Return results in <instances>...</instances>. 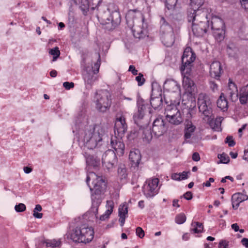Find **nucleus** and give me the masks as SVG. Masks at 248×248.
<instances>
[{
    "instance_id": "nucleus-16",
    "label": "nucleus",
    "mask_w": 248,
    "mask_h": 248,
    "mask_svg": "<svg viewBox=\"0 0 248 248\" xmlns=\"http://www.w3.org/2000/svg\"><path fill=\"white\" fill-rule=\"evenodd\" d=\"M167 130L166 123L164 119L158 117L153 122L152 131L155 138H158L163 135Z\"/></svg>"
},
{
    "instance_id": "nucleus-54",
    "label": "nucleus",
    "mask_w": 248,
    "mask_h": 248,
    "mask_svg": "<svg viewBox=\"0 0 248 248\" xmlns=\"http://www.w3.org/2000/svg\"><path fill=\"white\" fill-rule=\"evenodd\" d=\"M229 241L225 240H221L218 244V248H228Z\"/></svg>"
},
{
    "instance_id": "nucleus-37",
    "label": "nucleus",
    "mask_w": 248,
    "mask_h": 248,
    "mask_svg": "<svg viewBox=\"0 0 248 248\" xmlns=\"http://www.w3.org/2000/svg\"><path fill=\"white\" fill-rule=\"evenodd\" d=\"M232 199L236 200L237 202L241 203L242 202L247 200L248 199V196L245 194L238 193L233 194Z\"/></svg>"
},
{
    "instance_id": "nucleus-57",
    "label": "nucleus",
    "mask_w": 248,
    "mask_h": 248,
    "mask_svg": "<svg viewBox=\"0 0 248 248\" xmlns=\"http://www.w3.org/2000/svg\"><path fill=\"white\" fill-rule=\"evenodd\" d=\"M240 93L248 96V84L240 89Z\"/></svg>"
},
{
    "instance_id": "nucleus-10",
    "label": "nucleus",
    "mask_w": 248,
    "mask_h": 248,
    "mask_svg": "<svg viewBox=\"0 0 248 248\" xmlns=\"http://www.w3.org/2000/svg\"><path fill=\"white\" fill-rule=\"evenodd\" d=\"M191 104L192 103L191 102ZM193 105H191L187 109L186 114V120L185 122L184 137L186 139H189L195 130L196 127L194 125L191 121L188 119L192 118V115L195 113L196 105L195 102L193 103Z\"/></svg>"
},
{
    "instance_id": "nucleus-19",
    "label": "nucleus",
    "mask_w": 248,
    "mask_h": 248,
    "mask_svg": "<svg viewBox=\"0 0 248 248\" xmlns=\"http://www.w3.org/2000/svg\"><path fill=\"white\" fill-rule=\"evenodd\" d=\"M210 28L209 23H192V31L193 35L197 37H201L207 32Z\"/></svg>"
},
{
    "instance_id": "nucleus-48",
    "label": "nucleus",
    "mask_w": 248,
    "mask_h": 248,
    "mask_svg": "<svg viewBox=\"0 0 248 248\" xmlns=\"http://www.w3.org/2000/svg\"><path fill=\"white\" fill-rule=\"evenodd\" d=\"M225 142L226 143H228L230 147H233L235 144V142L233 140V137L231 136H228L226 137Z\"/></svg>"
},
{
    "instance_id": "nucleus-13",
    "label": "nucleus",
    "mask_w": 248,
    "mask_h": 248,
    "mask_svg": "<svg viewBox=\"0 0 248 248\" xmlns=\"http://www.w3.org/2000/svg\"><path fill=\"white\" fill-rule=\"evenodd\" d=\"M121 17L120 12L117 10L112 11L109 16L104 19V22L102 24L105 26V28L108 31L114 29L121 23Z\"/></svg>"
},
{
    "instance_id": "nucleus-31",
    "label": "nucleus",
    "mask_w": 248,
    "mask_h": 248,
    "mask_svg": "<svg viewBox=\"0 0 248 248\" xmlns=\"http://www.w3.org/2000/svg\"><path fill=\"white\" fill-rule=\"evenodd\" d=\"M140 127V130L142 131V139L143 140L149 143L153 138V135L151 131V129H148V128L141 129L142 126L141 127L139 126Z\"/></svg>"
},
{
    "instance_id": "nucleus-2",
    "label": "nucleus",
    "mask_w": 248,
    "mask_h": 248,
    "mask_svg": "<svg viewBox=\"0 0 248 248\" xmlns=\"http://www.w3.org/2000/svg\"><path fill=\"white\" fill-rule=\"evenodd\" d=\"M104 135V130L101 126H87L83 139L84 142L83 151L93 150L98 146H100L102 144Z\"/></svg>"
},
{
    "instance_id": "nucleus-23",
    "label": "nucleus",
    "mask_w": 248,
    "mask_h": 248,
    "mask_svg": "<svg viewBox=\"0 0 248 248\" xmlns=\"http://www.w3.org/2000/svg\"><path fill=\"white\" fill-rule=\"evenodd\" d=\"M141 154L140 150L134 149L130 151L129 155V159L131 166L133 167H138L141 160Z\"/></svg>"
},
{
    "instance_id": "nucleus-62",
    "label": "nucleus",
    "mask_w": 248,
    "mask_h": 248,
    "mask_svg": "<svg viewBox=\"0 0 248 248\" xmlns=\"http://www.w3.org/2000/svg\"><path fill=\"white\" fill-rule=\"evenodd\" d=\"M189 173H190L189 171H184L182 173H179L180 175L181 180L186 179L188 178L187 174Z\"/></svg>"
},
{
    "instance_id": "nucleus-56",
    "label": "nucleus",
    "mask_w": 248,
    "mask_h": 248,
    "mask_svg": "<svg viewBox=\"0 0 248 248\" xmlns=\"http://www.w3.org/2000/svg\"><path fill=\"white\" fill-rule=\"evenodd\" d=\"M63 86L65 88V89L70 90V89L74 88V83L72 82H64L63 83Z\"/></svg>"
},
{
    "instance_id": "nucleus-30",
    "label": "nucleus",
    "mask_w": 248,
    "mask_h": 248,
    "mask_svg": "<svg viewBox=\"0 0 248 248\" xmlns=\"http://www.w3.org/2000/svg\"><path fill=\"white\" fill-rule=\"evenodd\" d=\"M118 210L120 225L123 227L125 222V215L128 213V207L125 204H124L123 205L120 206Z\"/></svg>"
},
{
    "instance_id": "nucleus-22",
    "label": "nucleus",
    "mask_w": 248,
    "mask_h": 248,
    "mask_svg": "<svg viewBox=\"0 0 248 248\" xmlns=\"http://www.w3.org/2000/svg\"><path fill=\"white\" fill-rule=\"evenodd\" d=\"M163 88L169 92L180 93L181 87L176 80L170 78L167 79L165 81L163 84Z\"/></svg>"
},
{
    "instance_id": "nucleus-61",
    "label": "nucleus",
    "mask_w": 248,
    "mask_h": 248,
    "mask_svg": "<svg viewBox=\"0 0 248 248\" xmlns=\"http://www.w3.org/2000/svg\"><path fill=\"white\" fill-rule=\"evenodd\" d=\"M241 5L245 10H248V0H240Z\"/></svg>"
},
{
    "instance_id": "nucleus-40",
    "label": "nucleus",
    "mask_w": 248,
    "mask_h": 248,
    "mask_svg": "<svg viewBox=\"0 0 248 248\" xmlns=\"http://www.w3.org/2000/svg\"><path fill=\"white\" fill-rule=\"evenodd\" d=\"M106 206L108 207V209L105 212V214L109 217V216L113 212L114 208V202L112 201H107Z\"/></svg>"
},
{
    "instance_id": "nucleus-15",
    "label": "nucleus",
    "mask_w": 248,
    "mask_h": 248,
    "mask_svg": "<svg viewBox=\"0 0 248 248\" xmlns=\"http://www.w3.org/2000/svg\"><path fill=\"white\" fill-rule=\"evenodd\" d=\"M127 125L125 118L123 115L117 116L114 127L115 139L118 136L122 138L127 131Z\"/></svg>"
},
{
    "instance_id": "nucleus-46",
    "label": "nucleus",
    "mask_w": 248,
    "mask_h": 248,
    "mask_svg": "<svg viewBox=\"0 0 248 248\" xmlns=\"http://www.w3.org/2000/svg\"><path fill=\"white\" fill-rule=\"evenodd\" d=\"M136 80L138 82L139 86H142L145 81L143 75L141 73H139L138 76L136 77Z\"/></svg>"
},
{
    "instance_id": "nucleus-12",
    "label": "nucleus",
    "mask_w": 248,
    "mask_h": 248,
    "mask_svg": "<svg viewBox=\"0 0 248 248\" xmlns=\"http://www.w3.org/2000/svg\"><path fill=\"white\" fill-rule=\"evenodd\" d=\"M102 162L103 166L108 171H111L116 166L117 158L116 153L112 150H108L103 155Z\"/></svg>"
},
{
    "instance_id": "nucleus-38",
    "label": "nucleus",
    "mask_w": 248,
    "mask_h": 248,
    "mask_svg": "<svg viewBox=\"0 0 248 248\" xmlns=\"http://www.w3.org/2000/svg\"><path fill=\"white\" fill-rule=\"evenodd\" d=\"M192 225L194 227V228L192 229V231L194 233H201L203 230V225L202 223L199 222H192Z\"/></svg>"
},
{
    "instance_id": "nucleus-9",
    "label": "nucleus",
    "mask_w": 248,
    "mask_h": 248,
    "mask_svg": "<svg viewBox=\"0 0 248 248\" xmlns=\"http://www.w3.org/2000/svg\"><path fill=\"white\" fill-rule=\"evenodd\" d=\"M159 179L153 178L146 181L142 186V192L147 198H152L158 193Z\"/></svg>"
},
{
    "instance_id": "nucleus-50",
    "label": "nucleus",
    "mask_w": 248,
    "mask_h": 248,
    "mask_svg": "<svg viewBox=\"0 0 248 248\" xmlns=\"http://www.w3.org/2000/svg\"><path fill=\"white\" fill-rule=\"evenodd\" d=\"M15 210L17 212H22L26 210V206L23 203H19L15 207Z\"/></svg>"
},
{
    "instance_id": "nucleus-8",
    "label": "nucleus",
    "mask_w": 248,
    "mask_h": 248,
    "mask_svg": "<svg viewBox=\"0 0 248 248\" xmlns=\"http://www.w3.org/2000/svg\"><path fill=\"white\" fill-rule=\"evenodd\" d=\"M206 12L201 11V10L194 9V8H191L187 11V20L189 22L192 23H209V19H208Z\"/></svg>"
},
{
    "instance_id": "nucleus-18",
    "label": "nucleus",
    "mask_w": 248,
    "mask_h": 248,
    "mask_svg": "<svg viewBox=\"0 0 248 248\" xmlns=\"http://www.w3.org/2000/svg\"><path fill=\"white\" fill-rule=\"evenodd\" d=\"M102 0H79V8L84 16L90 14L94 10L93 1H96L99 4Z\"/></svg>"
},
{
    "instance_id": "nucleus-44",
    "label": "nucleus",
    "mask_w": 248,
    "mask_h": 248,
    "mask_svg": "<svg viewBox=\"0 0 248 248\" xmlns=\"http://www.w3.org/2000/svg\"><path fill=\"white\" fill-rule=\"evenodd\" d=\"M178 0H166L165 6L168 10H174Z\"/></svg>"
},
{
    "instance_id": "nucleus-26",
    "label": "nucleus",
    "mask_w": 248,
    "mask_h": 248,
    "mask_svg": "<svg viewBox=\"0 0 248 248\" xmlns=\"http://www.w3.org/2000/svg\"><path fill=\"white\" fill-rule=\"evenodd\" d=\"M210 27L212 31H217L221 29H225V26L223 20L217 16H212Z\"/></svg>"
},
{
    "instance_id": "nucleus-36",
    "label": "nucleus",
    "mask_w": 248,
    "mask_h": 248,
    "mask_svg": "<svg viewBox=\"0 0 248 248\" xmlns=\"http://www.w3.org/2000/svg\"><path fill=\"white\" fill-rule=\"evenodd\" d=\"M237 49L235 44L232 42H229L227 46V52L229 56H233Z\"/></svg>"
},
{
    "instance_id": "nucleus-7",
    "label": "nucleus",
    "mask_w": 248,
    "mask_h": 248,
    "mask_svg": "<svg viewBox=\"0 0 248 248\" xmlns=\"http://www.w3.org/2000/svg\"><path fill=\"white\" fill-rule=\"evenodd\" d=\"M198 106L199 111L205 117H209L212 113V102L208 95L205 93L199 94Z\"/></svg>"
},
{
    "instance_id": "nucleus-35",
    "label": "nucleus",
    "mask_w": 248,
    "mask_h": 248,
    "mask_svg": "<svg viewBox=\"0 0 248 248\" xmlns=\"http://www.w3.org/2000/svg\"><path fill=\"white\" fill-rule=\"evenodd\" d=\"M118 174L121 180L126 178L127 176V169L124 164H120L119 166Z\"/></svg>"
},
{
    "instance_id": "nucleus-27",
    "label": "nucleus",
    "mask_w": 248,
    "mask_h": 248,
    "mask_svg": "<svg viewBox=\"0 0 248 248\" xmlns=\"http://www.w3.org/2000/svg\"><path fill=\"white\" fill-rule=\"evenodd\" d=\"M160 34L173 31V28L164 17L160 16Z\"/></svg>"
},
{
    "instance_id": "nucleus-3",
    "label": "nucleus",
    "mask_w": 248,
    "mask_h": 248,
    "mask_svg": "<svg viewBox=\"0 0 248 248\" xmlns=\"http://www.w3.org/2000/svg\"><path fill=\"white\" fill-rule=\"evenodd\" d=\"M196 59V54L190 47H187L184 50L182 57V65L180 69L181 74L184 76V79L186 82H188V88H189L188 91L192 93L194 91L195 84L190 79L189 76L190 75L193 67V62Z\"/></svg>"
},
{
    "instance_id": "nucleus-49",
    "label": "nucleus",
    "mask_w": 248,
    "mask_h": 248,
    "mask_svg": "<svg viewBox=\"0 0 248 248\" xmlns=\"http://www.w3.org/2000/svg\"><path fill=\"white\" fill-rule=\"evenodd\" d=\"M212 128L216 131L220 130L221 122L219 121L216 120L213 123H211Z\"/></svg>"
},
{
    "instance_id": "nucleus-14",
    "label": "nucleus",
    "mask_w": 248,
    "mask_h": 248,
    "mask_svg": "<svg viewBox=\"0 0 248 248\" xmlns=\"http://www.w3.org/2000/svg\"><path fill=\"white\" fill-rule=\"evenodd\" d=\"M97 98L96 100V108L101 112H105L110 107L111 100L109 96L106 93L102 94H98L96 93Z\"/></svg>"
},
{
    "instance_id": "nucleus-59",
    "label": "nucleus",
    "mask_w": 248,
    "mask_h": 248,
    "mask_svg": "<svg viewBox=\"0 0 248 248\" xmlns=\"http://www.w3.org/2000/svg\"><path fill=\"white\" fill-rule=\"evenodd\" d=\"M232 208L234 210H236L239 206L240 202H237L236 200H233L232 198Z\"/></svg>"
},
{
    "instance_id": "nucleus-29",
    "label": "nucleus",
    "mask_w": 248,
    "mask_h": 248,
    "mask_svg": "<svg viewBox=\"0 0 248 248\" xmlns=\"http://www.w3.org/2000/svg\"><path fill=\"white\" fill-rule=\"evenodd\" d=\"M217 104L218 108L222 110V111L225 112L227 111L228 108V102L223 93H221L219 98L217 100Z\"/></svg>"
},
{
    "instance_id": "nucleus-64",
    "label": "nucleus",
    "mask_w": 248,
    "mask_h": 248,
    "mask_svg": "<svg viewBox=\"0 0 248 248\" xmlns=\"http://www.w3.org/2000/svg\"><path fill=\"white\" fill-rule=\"evenodd\" d=\"M171 179L176 181H181L180 175L179 173H174L171 174Z\"/></svg>"
},
{
    "instance_id": "nucleus-52",
    "label": "nucleus",
    "mask_w": 248,
    "mask_h": 248,
    "mask_svg": "<svg viewBox=\"0 0 248 248\" xmlns=\"http://www.w3.org/2000/svg\"><path fill=\"white\" fill-rule=\"evenodd\" d=\"M49 54L52 56L60 55V51L58 46H56L49 51Z\"/></svg>"
},
{
    "instance_id": "nucleus-51",
    "label": "nucleus",
    "mask_w": 248,
    "mask_h": 248,
    "mask_svg": "<svg viewBox=\"0 0 248 248\" xmlns=\"http://www.w3.org/2000/svg\"><path fill=\"white\" fill-rule=\"evenodd\" d=\"M248 100V96L247 95H244L241 93H239V101L242 105L247 104Z\"/></svg>"
},
{
    "instance_id": "nucleus-11",
    "label": "nucleus",
    "mask_w": 248,
    "mask_h": 248,
    "mask_svg": "<svg viewBox=\"0 0 248 248\" xmlns=\"http://www.w3.org/2000/svg\"><path fill=\"white\" fill-rule=\"evenodd\" d=\"M137 107L138 111L134 114L133 119L136 124L138 126L141 127L140 121L144 117L145 110L147 108L150 109V107L149 105L146 103L145 101L140 96H139L137 99Z\"/></svg>"
},
{
    "instance_id": "nucleus-45",
    "label": "nucleus",
    "mask_w": 248,
    "mask_h": 248,
    "mask_svg": "<svg viewBox=\"0 0 248 248\" xmlns=\"http://www.w3.org/2000/svg\"><path fill=\"white\" fill-rule=\"evenodd\" d=\"M42 210V208L41 206L39 204H37L33 210V216L37 218H41L43 216V214L38 213V212H40Z\"/></svg>"
},
{
    "instance_id": "nucleus-33",
    "label": "nucleus",
    "mask_w": 248,
    "mask_h": 248,
    "mask_svg": "<svg viewBox=\"0 0 248 248\" xmlns=\"http://www.w3.org/2000/svg\"><path fill=\"white\" fill-rule=\"evenodd\" d=\"M166 120L170 123L174 125H178L183 122V118L180 112L173 116V118H169Z\"/></svg>"
},
{
    "instance_id": "nucleus-1",
    "label": "nucleus",
    "mask_w": 248,
    "mask_h": 248,
    "mask_svg": "<svg viewBox=\"0 0 248 248\" xmlns=\"http://www.w3.org/2000/svg\"><path fill=\"white\" fill-rule=\"evenodd\" d=\"M125 19L127 26L135 38L140 40L147 36L146 27L143 26L145 18L140 11L137 9L129 10L126 14Z\"/></svg>"
},
{
    "instance_id": "nucleus-25",
    "label": "nucleus",
    "mask_w": 248,
    "mask_h": 248,
    "mask_svg": "<svg viewBox=\"0 0 248 248\" xmlns=\"http://www.w3.org/2000/svg\"><path fill=\"white\" fill-rule=\"evenodd\" d=\"M110 144L112 147L115 150V152L119 156L124 154L125 146L124 143L120 140H116V139L111 138Z\"/></svg>"
},
{
    "instance_id": "nucleus-58",
    "label": "nucleus",
    "mask_w": 248,
    "mask_h": 248,
    "mask_svg": "<svg viewBox=\"0 0 248 248\" xmlns=\"http://www.w3.org/2000/svg\"><path fill=\"white\" fill-rule=\"evenodd\" d=\"M128 71L131 72L132 74L134 75H138V70L136 69L135 67L133 65H130L129 67Z\"/></svg>"
},
{
    "instance_id": "nucleus-32",
    "label": "nucleus",
    "mask_w": 248,
    "mask_h": 248,
    "mask_svg": "<svg viewBox=\"0 0 248 248\" xmlns=\"http://www.w3.org/2000/svg\"><path fill=\"white\" fill-rule=\"evenodd\" d=\"M212 34L215 40L218 42L222 41L225 35V29L217 30L212 31Z\"/></svg>"
},
{
    "instance_id": "nucleus-21",
    "label": "nucleus",
    "mask_w": 248,
    "mask_h": 248,
    "mask_svg": "<svg viewBox=\"0 0 248 248\" xmlns=\"http://www.w3.org/2000/svg\"><path fill=\"white\" fill-rule=\"evenodd\" d=\"M159 89V91H158V96L153 97L152 94L151 97L150 105L155 109H160L161 108V106L163 105V99H164L165 104H168V102L166 100L165 96L164 95L163 97L162 96L161 89L160 88Z\"/></svg>"
},
{
    "instance_id": "nucleus-47",
    "label": "nucleus",
    "mask_w": 248,
    "mask_h": 248,
    "mask_svg": "<svg viewBox=\"0 0 248 248\" xmlns=\"http://www.w3.org/2000/svg\"><path fill=\"white\" fill-rule=\"evenodd\" d=\"M139 135V132L135 130L130 131V133L127 136V138L129 140H134Z\"/></svg>"
},
{
    "instance_id": "nucleus-17",
    "label": "nucleus",
    "mask_w": 248,
    "mask_h": 248,
    "mask_svg": "<svg viewBox=\"0 0 248 248\" xmlns=\"http://www.w3.org/2000/svg\"><path fill=\"white\" fill-rule=\"evenodd\" d=\"M87 166L97 170L100 165V159L95 155H92L88 151H82Z\"/></svg>"
},
{
    "instance_id": "nucleus-63",
    "label": "nucleus",
    "mask_w": 248,
    "mask_h": 248,
    "mask_svg": "<svg viewBox=\"0 0 248 248\" xmlns=\"http://www.w3.org/2000/svg\"><path fill=\"white\" fill-rule=\"evenodd\" d=\"M192 160L194 161H198L200 160V156L198 153L195 152L193 154L192 156Z\"/></svg>"
},
{
    "instance_id": "nucleus-24",
    "label": "nucleus",
    "mask_w": 248,
    "mask_h": 248,
    "mask_svg": "<svg viewBox=\"0 0 248 248\" xmlns=\"http://www.w3.org/2000/svg\"><path fill=\"white\" fill-rule=\"evenodd\" d=\"M160 38L162 43L167 47L171 46L175 41L174 32H170L160 34Z\"/></svg>"
},
{
    "instance_id": "nucleus-6",
    "label": "nucleus",
    "mask_w": 248,
    "mask_h": 248,
    "mask_svg": "<svg viewBox=\"0 0 248 248\" xmlns=\"http://www.w3.org/2000/svg\"><path fill=\"white\" fill-rule=\"evenodd\" d=\"M95 55L97 58V61L94 64V69L93 66H87L85 67L82 74L85 88L88 90L91 89L94 82L97 79L95 75L98 73L101 64L99 53H95Z\"/></svg>"
},
{
    "instance_id": "nucleus-5",
    "label": "nucleus",
    "mask_w": 248,
    "mask_h": 248,
    "mask_svg": "<svg viewBox=\"0 0 248 248\" xmlns=\"http://www.w3.org/2000/svg\"><path fill=\"white\" fill-rule=\"evenodd\" d=\"M94 233L93 229L92 227L82 224L77 226L72 231L70 238L75 243L87 244L93 240Z\"/></svg>"
},
{
    "instance_id": "nucleus-55",
    "label": "nucleus",
    "mask_w": 248,
    "mask_h": 248,
    "mask_svg": "<svg viewBox=\"0 0 248 248\" xmlns=\"http://www.w3.org/2000/svg\"><path fill=\"white\" fill-rule=\"evenodd\" d=\"M180 198H184L186 200L189 201L193 198V194L191 191H187L181 196Z\"/></svg>"
},
{
    "instance_id": "nucleus-43",
    "label": "nucleus",
    "mask_w": 248,
    "mask_h": 248,
    "mask_svg": "<svg viewBox=\"0 0 248 248\" xmlns=\"http://www.w3.org/2000/svg\"><path fill=\"white\" fill-rule=\"evenodd\" d=\"M218 158L220 159L219 163L228 164L230 160L229 156L224 153L218 154Z\"/></svg>"
},
{
    "instance_id": "nucleus-60",
    "label": "nucleus",
    "mask_w": 248,
    "mask_h": 248,
    "mask_svg": "<svg viewBox=\"0 0 248 248\" xmlns=\"http://www.w3.org/2000/svg\"><path fill=\"white\" fill-rule=\"evenodd\" d=\"M210 88L211 89V90L213 91H215V90H217V85L215 83V81H210Z\"/></svg>"
},
{
    "instance_id": "nucleus-42",
    "label": "nucleus",
    "mask_w": 248,
    "mask_h": 248,
    "mask_svg": "<svg viewBox=\"0 0 248 248\" xmlns=\"http://www.w3.org/2000/svg\"><path fill=\"white\" fill-rule=\"evenodd\" d=\"M186 219V215L184 213H181L176 216L175 221L178 224H182L185 222Z\"/></svg>"
},
{
    "instance_id": "nucleus-28",
    "label": "nucleus",
    "mask_w": 248,
    "mask_h": 248,
    "mask_svg": "<svg viewBox=\"0 0 248 248\" xmlns=\"http://www.w3.org/2000/svg\"><path fill=\"white\" fill-rule=\"evenodd\" d=\"M180 112V110L177 108L175 105L171 104V103L170 105L168 104L165 108V111L166 118V119L169 118L172 119L173 118V116Z\"/></svg>"
},
{
    "instance_id": "nucleus-53",
    "label": "nucleus",
    "mask_w": 248,
    "mask_h": 248,
    "mask_svg": "<svg viewBox=\"0 0 248 248\" xmlns=\"http://www.w3.org/2000/svg\"><path fill=\"white\" fill-rule=\"evenodd\" d=\"M136 235L138 236L140 238H142L145 235L144 231L140 227H138L136 228Z\"/></svg>"
},
{
    "instance_id": "nucleus-4",
    "label": "nucleus",
    "mask_w": 248,
    "mask_h": 248,
    "mask_svg": "<svg viewBox=\"0 0 248 248\" xmlns=\"http://www.w3.org/2000/svg\"><path fill=\"white\" fill-rule=\"evenodd\" d=\"M92 184L93 187L90 186L92 202L91 210L96 215L98 213V207L102 202V195L104 194L107 188V183L102 176H96Z\"/></svg>"
},
{
    "instance_id": "nucleus-39",
    "label": "nucleus",
    "mask_w": 248,
    "mask_h": 248,
    "mask_svg": "<svg viewBox=\"0 0 248 248\" xmlns=\"http://www.w3.org/2000/svg\"><path fill=\"white\" fill-rule=\"evenodd\" d=\"M190 5L194 9H199V8L203 4L205 0H190Z\"/></svg>"
},
{
    "instance_id": "nucleus-34",
    "label": "nucleus",
    "mask_w": 248,
    "mask_h": 248,
    "mask_svg": "<svg viewBox=\"0 0 248 248\" xmlns=\"http://www.w3.org/2000/svg\"><path fill=\"white\" fill-rule=\"evenodd\" d=\"M43 244H45L46 247H51L52 248L59 247L61 245L60 240H46L43 242Z\"/></svg>"
},
{
    "instance_id": "nucleus-41",
    "label": "nucleus",
    "mask_w": 248,
    "mask_h": 248,
    "mask_svg": "<svg viewBox=\"0 0 248 248\" xmlns=\"http://www.w3.org/2000/svg\"><path fill=\"white\" fill-rule=\"evenodd\" d=\"M106 206L108 207V209L105 212V214L109 217V216L113 212L114 208V202L112 201H107Z\"/></svg>"
},
{
    "instance_id": "nucleus-20",
    "label": "nucleus",
    "mask_w": 248,
    "mask_h": 248,
    "mask_svg": "<svg viewBox=\"0 0 248 248\" xmlns=\"http://www.w3.org/2000/svg\"><path fill=\"white\" fill-rule=\"evenodd\" d=\"M223 72L221 63L219 62L215 61L211 63L210 68V75L212 78L219 80Z\"/></svg>"
}]
</instances>
